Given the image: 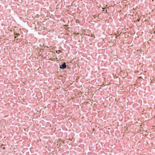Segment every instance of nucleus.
Wrapping results in <instances>:
<instances>
[{"mask_svg": "<svg viewBox=\"0 0 155 155\" xmlns=\"http://www.w3.org/2000/svg\"><path fill=\"white\" fill-rule=\"evenodd\" d=\"M17 36H19V34H18V33H16V34H15Z\"/></svg>", "mask_w": 155, "mask_h": 155, "instance_id": "f03ea898", "label": "nucleus"}, {"mask_svg": "<svg viewBox=\"0 0 155 155\" xmlns=\"http://www.w3.org/2000/svg\"><path fill=\"white\" fill-rule=\"evenodd\" d=\"M140 21V20H139V19L138 20V21Z\"/></svg>", "mask_w": 155, "mask_h": 155, "instance_id": "20e7f679", "label": "nucleus"}, {"mask_svg": "<svg viewBox=\"0 0 155 155\" xmlns=\"http://www.w3.org/2000/svg\"><path fill=\"white\" fill-rule=\"evenodd\" d=\"M17 36H15V37H15V38H17Z\"/></svg>", "mask_w": 155, "mask_h": 155, "instance_id": "7ed1b4c3", "label": "nucleus"}, {"mask_svg": "<svg viewBox=\"0 0 155 155\" xmlns=\"http://www.w3.org/2000/svg\"><path fill=\"white\" fill-rule=\"evenodd\" d=\"M67 65L65 62H63L61 65H60V68L62 69H64L66 68Z\"/></svg>", "mask_w": 155, "mask_h": 155, "instance_id": "f257e3e1", "label": "nucleus"}]
</instances>
